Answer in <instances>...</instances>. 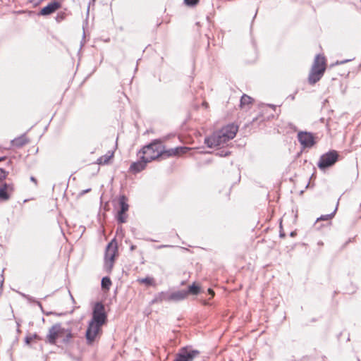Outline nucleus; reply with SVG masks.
I'll return each instance as SVG.
<instances>
[{
	"instance_id": "6",
	"label": "nucleus",
	"mask_w": 361,
	"mask_h": 361,
	"mask_svg": "<svg viewBox=\"0 0 361 361\" xmlns=\"http://www.w3.org/2000/svg\"><path fill=\"white\" fill-rule=\"evenodd\" d=\"M106 319V314L104 305L102 302L95 303L93 308L92 318L90 322L102 326L105 323Z\"/></svg>"
},
{
	"instance_id": "33",
	"label": "nucleus",
	"mask_w": 361,
	"mask_h": 361,
	"mask_svg": "<svg viewBox=\"0 0 361 361\" xmlns=\"http://www.w3.org/2000/svg\"><path fill=\"white\" fill-rule=\"evenodd\" d=\"M31 339H32L31 338H28V337H27V338H25V341H26V343H30V342Z\"/></svg>"
},
{
	"instance_id": "13",
	"label": "nucleus",
	"mask_w": 361,
	"mask_h": 361,
	"mask_svg": "<svg viewBox=\"0 0 361 361\" xmlns=\"http://www.w3.org/2000/svg\"><path fill=\"white\" fill-rule=\"evenodd\" d=\"M147 163L149 162L146 159H140L139 157L138 161L133 162L130 165V170L133 173H139L143 169H145Z\"/></svg>"
},
{
	"instance_id": "19",
	"label": "nucleus",
	"mask_w": 361,
	"mask_h": 361,
	"mask_svg": "<svg viewBox=\"0 0 361 361\" xmlns=\"http://www.w3.org/2000/svg\"><path fill=\"white\" fill-rule=\"evenodd\" d=\"M113 157V152H108L107 154H106L104 156H102L97 159V164H106L109 162V161L111 159V158Z\"/></svg>"
},
{
	"instance_id": "20",
	"label": "nucleus",
	"mask_w": 361,
	"mask_h": 361,
	"mask_svg": "<svg viewBox=\"0 0 361 361\" xmlns=\"http://www.w3.org/2000/svg\"><path fill=\"white\" fill-rule=\"evenodd\" d=\"M20 294L23 298L26 299L29 302L35 303L41 309V310L43 311L42 305L39 301L37 300L33 297H32L29 295H27V294H25L23 293H20Z\"/></svg>"
},
{
	"instance_id": "40",
	"label": "nucleus",
	"mask_w": 361,
	"mask_h": 361,
	"mask_svg": "<svg viewBox=\"0 0 361 361\" xmlns=\"http://www.w3.org/2000/svg\"><path fill=\"white\" fill-rule=\"evenodd\" d=\"M116 148V145L114 147V150L115 151Z\"/></svg>"
},
{
	"instance_id": "1",
	"label": "nucleus",
	"mask_w": 361,
	"mask_h": 361,
	"mask_svg": "<svg viewBox=\"0 0 361 361\" xmlns=\"http://www.w3.org/2000/svg\"><path fill=\"white\" fill-rule=\"evenodd\" d=\"M238 129V126L233 124L227 125L214 132L212 135L205 137L204 143L209 148L224 145L235 137Z\"/></svg>"
},
{
	"instance_id": "18",
	"label": "nucleus",
	"mask_w": 361,
	"mask_h": 361,
	"mask_svg": "<svg viewBox=\"0 0 361 361\" xmlns=\"http://www.w3.org/2000/svg\"><path fill=\"white\" fill-rule=\"evenodd\" d=\"M187 297V292L185 290H178L170 293L171 301H180L184 300Z\"/></svg>"
},
{
	"instance_id": "11",
	"label": "nucleus",
	"mask_w": 361,
	"mask_h": 361,
	"mask_svg": "<svg viewBox=\"0 0 361 361\" xmlns=\"http://www.w3.org/2000/svg\"><path fill=\"white\" fill-rule=\"evenodd\" d=\"M101 326L89 322L85 337L88 344H92L100 331Z\"/></svg>"
},
{
	"instance_id": "12",
	"label": "nucleus",
	"mask_w": 361,
	"mask_h": 361,
	"mask_svg": "<svg viewBox=\"0 0 361 361\" xmlns=\"http://www.w3.org/2000/svg\"><path fill=\"white\" fill-rule=\"evenodd\" d=\"M113 240L109 242L104 256V268L106 271H111L113 267Z\"/></svg>"
},
{
	"instance_id": "27",
	"label": "nucleus",
	"mask_w": 361,
	"mask_h": 361,
	"mask_svg": "<svg viewBox=\"0 0 361 361\" xmlns=\"http://www.w3.org/2000/svg\"><path fill=\"white\" fill-rule=\"evenodd\" d=\"M6 171L3 169H0V183L6 178Z\"/></svg>"
},
{
	"instance_id": "38",
	"label": "nucleus",
	"mask_w": 361,
	"mask_h": 361,
	"mask_svg": "<svg viewBox=\"0 0 361 361\" xmlns=\"http://www.w3.org/2000/svg\"><path fill=\"white\" fill-rule=\"evenodd\" d=\"M4 158H3V157L0 158V161L4 160Z\"/></svg>"
},
{
	"instance_id": "22",
	"label": "nucleus",
	"mask_w": 361,
	"mask_h": 361,
	"mask_svg": "<svg viewBox=\"0 0 361 361\" xmlns=\"http://www.w3.org/2000/svg\"><path fill=\"white\" fill-rule=\"evenodd\" d=\"M111 286V281L109 277H104L102 279V288L104 290H109Z\"/></svg>"
},
{
	"instance_id": "37",
	"label": "nucleus",
	"mask_w": 361,
	"mask_h": 361,
	"mask_svg": "<svg viewBox=\"0 0 361 361\" xmlns=\"http://www.w3.org/2000/svg\"><path fill=\"white\" fill-rule=\"evenodd\" d=\"M290 235H291V236H293V235H294V232H291V233H290Z\"/></svg>"
},
{
	"instance_id": "14",
	"label": "nucleus",
	"mask_w": 361,
	"mask_h": 361,
	"mask_svg": "<svg viewBox=\"0 0 361 361\" xmlns=\"http://www.w3.org/2000/svg\"><path fill=\"white\" fill-rule=\"evenodd\" d=\"M60 8V4L57 1H54L44 6L40 11V14L43 16L49 15L58 8Z\"/></svg>"
},
{
	"instance_id": "31",
	"label": "nucleus",
	"mask_w": 361,
	"mask_h": 361,
	"mask_svg": "<svg viewBox=\"0 0 361 361\" xmlns=\"http://www.w3.org/2000/svg\"><path fill=\"white\" fill-rule=\"evenodd\" d=\"M30 180L34 182L35 184H37V180H36V178L35 177L31 176L30 177Z\"/></svg>"
},
{
	"instance_id": "23",
	"label": "nucleus",
	"mask_w": 361,
	"mask_h": 361,
	"mask_svg": "<svg viewBox=\"0 0 361 361\" xmlns=\"http://www.w3.org/2000/svg\"><path fill=\"white\" fill-rule=\"evenodd\" d=\"M338 202L337 203V206L335 208V209L334 210V212L329 214H326V215H322L320 217L317 218V221H328V220H330L331 219L335 214H336V212L337 210V207H338Z\"/></svg>"
},
{
	"instance_id": "29",
	"label": "nucleus",
	"mask_w": 361,
	"mask_h": 361,
	"mask_svg": "<svg viewBox=\"0 0 361 361\" xmlns=\"http://www.w3.org/2000/svg\"><path fill=\"white\" fill-rule=\"evenodd\" d=\"M116 251H117V243L116 242V239L114 238V257H116Z\"/></svg>"
},
{
	"instance_id": "39",
	"label": "nucleus",
	"mask_w": 361,
	"mask_h": 361,
	"mask_svg": "<svg viewBox=\"0 0 361 361\" xmlns=\"http://www.w3.org/2000/svg\"><path fill=\"white\" fill-rule=\"evenodd\" d=\"M3 283H4V280H2L1 282V286H2Z\"/></svg>"
},
{
	"instance_id": "16",
	"label": "nucleus",
	"mask_w": 361,
	"mask_h": 361,
	"mask_svg": "<svg viewBox=\"0 0 361 361\" xmlns=\"http://www.w3.org/2000/svg\"><path fill=\"white\" fill-rule=\"evenodd\" d=\"M163 301H171L170 293L169 292H160L154 295L153 300L151 301V304L160 303Z\"/></svg>"
},
{
	"instance_id": "25",
	"label": "nucleus",
	"mask_w": 361,
	"mask_h": 361,
	"mask_svg": "<svg viewBox=\"0 0 361 361\" xmlns=\"http://www.w3.org/2000/svg\"><path fill=\"white\" fill-rule=\"evenodd\" d=\"M141 283H145L147 285H152L154 282L152 278L146 277L138 280Z\"/></svg>"
},
{
	"instance_id": "21",
	"label": "nucleus",
	"mask_w": 361,
	"mask_h": 361,
	"mask_svg": "<svg viewBox=\"0 0 361 361\" xmlns=\"http://www.w3.org/2000/svg\"><path fill=\"white\" fill-rule=\"evenodd\" d=\"M252 102V98L250 96L244 94L240 98V106L243 108L246 105L251 104Z\"/></svg>"
},
{
	"instance_id": "8",
	"label": "nucleus",
	"mask_w": 361,
	"mask_h": 361,
	"mask_svg": "<svg viewBox=\"0 0 361 361\" xmlns=\"http://www.w3.org/2000/svg\"><path fill=\"white\" fill-rule=\"evenodd\" d=\"M129 209L128 198L125 195H121L118 198V209L116 214V220L119 224L126 222L128 219L127 212Z\"/></svg>"
},
{
	"instance_id": "4",
	"label": "nucleus",
	"mask_w": 361,
	"mask_h": 361,
	"mask_svg": "<svg viewBox=\"0 0 361 361\" xmlns=\"http://www.w3.org/2000/svg\"><path fill=\"white\" fill-rule=\"evenodd\" d=\"M137 155L140 159H145L148 162L161 157V142L158 140H154L150 144L143 147Z\"/></svg>"
},
{
	"instance_id": "17",
	"label": "nucleus",
	"mask_w": 361,
	"mask_h": 361,
	"mask_svg": "<svg viewBox=\"0 0 361 361\" xmlns=\"http://www.w3.org/2000/svg\"><path fill=\"white\" fill-rule=\"evenodd\" d=\"M29 142L28 139L25 135H20L11 141L13 146L16 147H21Z\"/></svg>"
},
{
	"instance_id": "10",
	"label": "nucleus",
	"mask_w": 361,
	"mask_h": 361,
	"mask_svg": "<svg viewBox=\"0 0 361 361\" xmlns=\"http://www.w3.org/2000/svg\"><path fill=\"white\" fill-rule=\"evenodd\" d=\"M189 150L190 148L187 147H178L166 150L164 149V147L161 144V157L166 159L171 157L178 156L187 153Z\"/></svg>"
},
{
	"instance_id": "2",
	"label": "nucleus",
	"mask_w": 361,
	"mask_h": 361,
	"mask_svg": "<svg viewBox=\"0 0 361 361\" xmlns=\"http://www.w3.org/2000/svg\"><path fill=\"white\" fill-rule=\"evenodd\" d=\"M72 337L71 329L62 327L60 324H56L49 329L47 340L50 344H56L57 339L66 344L69 343Z\"/></svg>"
},
{
	"instance_id": "28",
	"label": "nucleus",
	"mask_w": 361,
	"mask_h": 361,
	"mask_svg": "<svg viewBox=\"0 0 361 361\" xmlns=\"http://www.w3.org/2000/svg\"><path fill=\"white\" fill-rule=\"evenodd\" d=\"M230 154L228 151L221 150L216 153V155L219 157H226Z\"/></svg>"
},
{
	"instance_id": "36",
	"label": "nucleus",
	"mask_w": 361,
	"mask_h": 361,
	"mask_svg": "<svg viewBox=\"0 0 361 361\" xmlns=\"http://www.w3.org/2000/svg\"><path fill=\"white\" fill-rule=\"evenodd\" d=\"M280 236H281V237H284V236H285V234H284V233H280Z\"/></svg>"
},
{
	"instance_id": "3",
	"label": "nucleus",
	"mask_w": 361,
	"mask_h": 361,
	"mask_svg": "<svg viewBox=\"0 0 361 361\" xmlns=\"http://www.w3.org/2000/svg\"><path fill=\"white\" fill-rule=\"evenodd\" d=\"M326 70V59L323 55L317 54L314 60L308 76V82L314 85L323 76Z\"/></svg>"
},
{
	"instance_id": "26",
	"label": "nucleus",
	"mask_w": 361,
	"mask_h": 361,
	"mask_svg": "<svg viewBox=\"0 0 361 361\" xmlns=\"http://www.w3.org/2000/svg\"><path fill=\"white\" fill-rule=\"evenodd\" d=\"M200 0H184L185 4L189 6H195L198 4Z\"/></svg>"
},
{
	"instance_id": "32",
	"label": "nucleus",
	"mask_w": 361,
	"mask_h": 361,
	"mask_svg": "<svg viewBox=\"0 0 361 361\" xmlns=\"http://www.w3.org/2000/svg\"><path fill=\"white\" fill-rule=\"evenodd\" d=\"M208 292L210 295H212V296H213L214 295L213 290H212L211 288L208 289Z\"/></svg>"
},
{
	"instance_id": "30",
	"label": "nucleus",
	"mask_w": 361,
	"mask_h": 361,
	"mask_svg": "<svg viewBox=\"0 0 361 361\" xmlns=\"http://www.w3.org/2000/svg\"><path fill=\"white\" fill-rule=\"evenodd\" d=\"M350 61V59H349V60L342 61H341V62H336V64H343V63H346V62H348V61Z\"/></svg>"
},
{
	"instance_id": "9",
	"label": "nucleus",
	"mask_w": 361,
	"mask_h": 361,
	"mask_svg": "<svg viewBox=\"0 0 361 361\" xmlns=\"http://www.w3.org/2000/svg\"><path fill=\"white\" fill-rule=\"evenodd\" d=\"M298 140L303 148H311L316 143L314 135L306 131L299 132Z\"/></svg>"
},
{
	"instance_id": "24",
	"label": "nucleus",
	"mask_w": 361,
	"mask_h": 361,
	"mask_svg": "<svg viewBox=\"0 0 361 361\" xmlns=\"http://www.w3.org/2000/svg\"><path fill=\"white\" fill-rule=\"evenodd\" d=\"M185 292H187V295L190 293L192 295H197L200 293V287L195 284H192L188 286V290H185Z\"/></svg>"
},
{
	"instance_id": "7",
	"label": "nucleus",
	"mask_w": 361,
	"mask_h": 361,
	"mask_svg": "<svg viewBox=\"0 0 361 361\" xmlns=\"http://www.w3.org/2000/svg\"><path fill=\"white\" fill-rule=\"evenodd\" d=\"M200 353L197 350H194L190 347H183L176 355L173 361H193L195 357L199 356Z\"/></svg>"
},
{
	"instance_id": "5",
	"label": "nucleus",
	"mask_w": 361,
	"mask_h": 361,
	"mask_svg": "<svg viewBox=\"0 0 361 361\" xmlns=\"http://www.w3.org/2000/svg\"><path fill=\"white\" fill-rule=\"evenodd\" d=\"M338 154L335 150H331L322 154L318 162V167L321 170H324L333 166L338 160Z\"/></svg>"
},
{
	"instance_id": "15",
	"label": "nucleus",
	"mask_w": 361,
	"mask_h": 361,
	"mask_svg": "<svg viewBox=\"0 0 361 361\" xmlns=\"http://www.w3.org/2000/svg\"><path fill=\"white\" fill-rule=\"evenodd\" d=\"M12 186L6 183L4 184L0 188V200L2 201H6L10 198L9 192H12Z\"/></svg>"
},
{
	"instance_id": "35",
	"label": "nucleus",
	"mask_w": 361,
	"mask_h": 361,
	"mask_svg": "<svg viewBox=\"0 0 361 361\" xmlns=\"http://www.w3.org/2000/svg\"><path fill=\"white\" fill-rule=\"evenodd\" d=\"M90 190H91V189L85 190H84V191H82V194H85V193H86V192H87L90 191Z\"/></svg>"
},
{
	"instance_id": "34",
	"label": "nucleus",
	"mask_w": 361,
	"mask_h": 361,
	"mask_svg": "<svg viewBox=\"0 0 361 361\" xmlns=\"http://www.w3.org/2000/svg\"><path fill=\"white\" fill-rule=\"evenodd\" d=\"M121 231H122L121 228H117V231H116V233H117V235H118V234H119V233H120V232H121Z\"/></svg>"
}]
</instances>
